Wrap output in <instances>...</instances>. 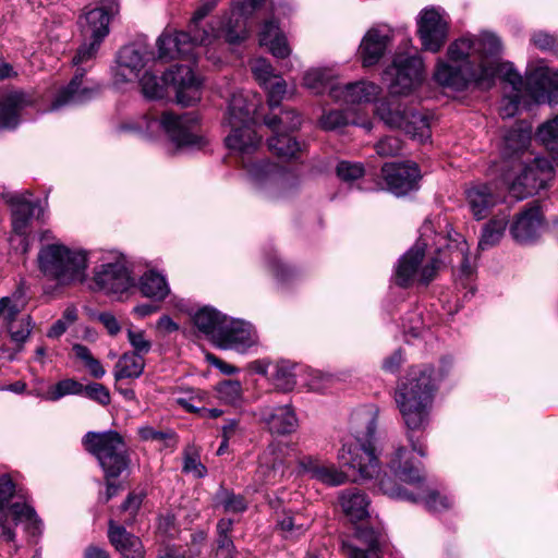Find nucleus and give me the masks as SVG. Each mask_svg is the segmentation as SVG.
I'll return each mask as SVG.
<instances>
[{"label":"nucleus","mask_w":558,"mask_h":558,"mask_svg":"<svg viewBox=\"0 0 558 558\" xmlns=\"http://www.w3.org/2000/svg\"><path fill=\"white\" fill-rule=\"evenodd\" d=\"M226 317V315L215 308L205 306L195 313L193 322L197 329L210 337L215 343L220 329L223 327Z\"/></svg>","instance_id":"473e14b6"},{"label":"nucleus","mask_w":558,"mask_h":558,"mask_svg":"<svg viewBox=\"0 0 558 558\" xmlns=\"http://www.w3.org/2000/svg\"><path fill=\"white\" fill-rule=\"evenodd\" d=\"M197 120L192 114L175 116L163 112L160 118L155 114L142 117L135 124H125L123 129L134 131L146 136H153L162 129L178 147L201 148L207 144L204 136L193 132Z\"/></svg>","instance_id":"39448f33"},{"label":"nucleus","mask_w":558,"mask_h":558,"mask_svg":"<svg viewBox=\"0 0 558 558\" xmlns=\"http://www.w3.org/2000/svg\"><path fill=\"white\" fill-rule=\"evenodd\" d=\"M278 170H279V168L277 165L268 162V161H262L258 163H254L250 168L251 174L256 180H262L263 178L274 177L278 172Z\"/></svg>","instance_id":"774afa93"},{"label":"nucleus","mask_w":558,"mask_h":558,"mask_svg":"<svg viewBox=\"0 0 558 558\" xmlns=\"http://www.w3.org/2000/svg\"><path fill=\"white\" fill-rule=\"evenodd\" d=\"M448 22L435 9H424L417 21V33L426 51L438 52L448 37Z\"/></svg>","instance_id":"4468645a"},{"label":"nucleus","mask_w":558,"mask_h":558,"mask_svg":"<svg viewBox=\"0 0 558 558\" xmlns=\"http://www.w3.org/2000/svg\"><path fill=\"white\" fill-rule=\"evenodd\" d=\"M268 93V104L270 108L278 107L287 93V84L278 75L271 77V82L263 85Z\"/></svg>","instance_id":"13d9d810"},{"label":"nucleus","mask_w":558,"mask_h":558,"mask_svg":"<svg viewBox=\"0 0 558 558\" xmlns=\"http://www.w3.org/2000/svg\"><path fill=\"white\" fill-rule=\"evenodd\" d=\"M83 385L75 379L68 378L50 386L45 398L49 401H57L69 395H82Z\"/></svg>","instance_id":"6e6d98bb"},{"label":"nucleus","mask_w":558,"mask_h":558,"mask_svg":"<svg viewBox=\"0 0 558 558\" xmlns=\"http://www.w3.org/2000/svg\"><path fill=\"white\" fill-rule=\"evenodd\" d=\"M148 53L134 46H124L118 54L116 78L118 82H130L140 77V72L146 65Z\"/></svg>","instance_id":"4be33fe9"},{"label":"nucleus","mask_w":558,"mask_h":558,"mask_svg":"<svg viewBox=\"0 0 558 558\" xmlns=\"http://www.w3.org/2000/svg\"><path fill=\"white\" fill-rule=\"evenodd\" d=\"M254 111V105L248 104L247 98L243 95V93L233 94L229 101L225 122L228 125L233 126L252 123L251 116Z\"/></svg>","instance_id":"72a5a7b5"},{"label":"nucleus","mask_w":558,"mask_h":558,"mask_svg":"<svg viewBox=\"0 0 558 558\" xmlns=\"http://www.w3.org/2000/svg\"><path fill=\"white\" fill-rule=\"evenodd\" d=\"M331 71L326 69L308 70L303 77V85L314 94H323L326 90L330 93L331 87H336L331 83Z\"/></svg>","instance_id":"09e8293b"},{"label":"nucleus","mask_w":558,"mask_h":558,"mask_svg":"<svg viewBox=\"0 0 558 558\" xmlns=\"http://www.w3.org/2000/svg\"><path fill=\"white\" fill-rule=\"evenodd\" d=\"M15 524L23 523L25 529L33 535L41 532L43 522L38 518L36 511L26 502H14L7 509Z\"/></svg>","instance_id":"ea45409f"},{"label":"nucleus","mask_w":558,"mask_h":558,"mask_svg":"<svg viewBox=\"0 0 558 558\" xmlns=\"http://www.w3.org/2000/svg\"><path fill=\"white\" fill-rule=\"evenodd\" d=\"M355 537L366 545L367 549H360L349 543H343L342 548L348 558H378L376 553L381 545L383 535L380 531L373 527L359 526L355 531Z\"/></svg>","instance_id":"cd10ccee"},{"label":"nucleus","mask_w":558,"mask_h":558,"mask_svg":"<svg viewBox=\"0 0 558 558\" xmlns=\"http://www.w3.org/2000/svg\"><path fill=\"white\" fill-rule=\"evenodd\" d=\"M312 519L301 512L283 511L277 525L286 538L302 535L311 525Z\"/></svg>","instance_id":"4c0bfd02"},{"label":"nucleus","mask_w":558,"mask_h":558,"mask_svg":"<svg viewBox=\"0 0 558 558\" xmlns=\"http://www.w3.org/2000/svg\"><path fill=\"white\" fill-rule=\"evenodd\" d=\"M15 486L10 476L3 475L0 477V526L2 529L1 537L5 542H13L15 539V531L8 525L7 505L13 497Z\"/></svg>","instance_id":"c9c22d12"},{"label":"nucleus","mask_w":558,"mask_h":558,"mask_svg":"<svg viewBox=\"0 0 558 558\" xmlns=\"http://www.w3.org/2000/svg\"><path fill=\"white\" fill-rule=\"evenodd\" d=\"M274 133L275 135L268 140L269 150L281 158H296L302 150L301 144L288 133Z\"/></svg>","instance_id":"37998d69"},{"label":"nucleus","mask_w":558,"mask_h":558,"mask_svg":"<svg viewBox=\"0 0 558 558\" xmlns=\"http://www.w3.org/2000/svg\"><path fill=\"white\" fill-rule=\"evenodd\" d=\"M95 286L107 294H119L125 292L133 280L128 268L121 263L106 264L95 272Z\"/></svg>","instance_id":"dca6fc26"},{"label":"nucleus","mask_w":558,"mask_h":558,"mask_svg":"<svg viewBox=\"0 0 558 558\" xmlns=\"http://www.w3.org/2000/svg\"><path fill=\"white\" fill-rule=\"evenodd\" d=\"M264 123L272 131L288 133L298 130L301 126V117L294 110L282 111L278 116H267Z\"/></svg>","instance_id":"de8ad7c7"},{"label":"nucleus","mask_w":558,"mask_h":558,"mask_svg":"<svg viewBox=\"0 0 558 558\" xmlns=\"http://www.w3.org/2000/svg\"><path fill=\"white\" fill-rule=\"evenodd\" d=\"M424 63L417 56L397 54L384 72L391 96L408 95L423 81Z\"/></svg>","instance_id":"ddd939ff"},{"label":"nucleus","mask_w":558,"mask_h":558,"mask_svg":"<svg viewBox=\"0 0 558 558\" xmlns=\"http://www.w3.org/2000/svg\"><path fill=\"white\" fill-rule=\"evenodd\" d=\"M427 243L418 241L399 259L396 267V283L410 287L414 281L428 286L445 267V251L437 248L433 256L425 258Z\"/></svg>","instance_id":"423d86ee"},{"label":"nucleus","mask_w":558,"mask_h":558,"mask_svg":"<svg viewBox=\"0 0 558 558\" xmlns=\"http://www.w3.org/2000/svg\"><path fill=\"white\" fill-rule=\"evenodd\" d=\"M531 143V129L521 125L509 130L504 137L502 154L505 159L524 153Z\"/></svg>","instance_id":"f704fd0d"},{"label":"nucleus","mask_w":558,"mask_h":558,"mask_svg":"<svg viewBox=\"0 0 558 558\" xmlns=\"http://www.w3.org/2000/svg\"><path fill=\"white\" fill-rule=\"evenodd\" d=\"M109 13L104 8H94L78 19L83 43L78 47L72 63L81 66L95 59L100 44L109 33Z\"/></svg>","instance_id":"f8f14e48"},{"label":"nucleus","mask_w":558,"mask_h":558,"mask_svg":"<svg viewBox=\"0 0 558 558\" xmlns=\"http://www.w3.org/2000/svg\"><path fill=\"white\" fill-rule=\"evenodd\" d=\"M389 469L403 483L413 487H401L391 478H381L379 489L387 496L411 502H423L429 511H444L451 507L452 500L425 483V478L417 465H414L410 452L399 447L392 453Z\"/></svg>","instance_id":"7ed1b4c3"},{"label":"nucleus","mask_w":558,"mask_h":558,"mask_svg":"<svg viewBox=\"0 0 558 558\" xmlns=\"http://www.w3.org/2000/svg\"><path fill=\"white\" fill-rule=\"evenodd\" d=\"M128 339L134 349L133 353L138 355L147 354L150 351L151 342L146 338L142 330H128Z\"/></svg>","instance_id":"e2e57ef3"},{"label":"nucleus","mask_w":558,"mask_h":558,"mask_svg":"<svg viewBox=\"0 0 558 558\" xmlns=\"http://www.w3.org/2000/svg\"><path fill=\"white\" fill-rule=\"evenodd\" d=\"M140 290L143 295L160 301L166 299L170 292L166 278L155 271H147L142 276Z\"/></svg>","instance_id":"79ce46f5"},{"label":"nucleus","mask_w":558,"mask_h":558,"mask_svg":"<svg viewBox=\"0 0 558 558\" xmlns=\"http://www.w3.org/2000/svg\"><path fill=\"white\" fill-rule=\"evenodd\" d=\"M24 307V301L20 293H13L0 299V318L5 325H10L17 319L19 314Z\"/></svg>","instance_id":"5fc2aeb1"},{"label":"nucleus","mask_w":558,"mask_h":558,"mask_svg":"<svg viewBox=\"0 0 558 558\" xmlns=\"http://www.w3.org/2000/svg\"><path fill=\"white\" fill-rule=\"evenodd\" d=\"M142 93L146 98H162L166 87L172 85L175 89L177 101L182 106H191L201 99L202 82L195 76L190 65H175L167 71L161 80L146 71L140 78Z\"/></svg>","instance_id":"20e7f679"},{"label":"nucleus","mask_w":558,"mask_h":558,"mask_svg":"<svg viewBox=\"0 0 558 558\" xmlns=\"http://www.w3.org/2000/svg\"><path fill=\"white\" fill-rule=\"evenodd\" d=\"M182 472L203 478L207 475V468L201 461V450L195 444H189L183 450Z\"/></svg>","instance_id":"8fccbe9b"},{"label":"nucleus","mask_w":558,"mask_h":558,"mask_svg":"<svg viewBox=\"0 0 558 558\" xmlns=\"http://www.w3.org/2000/svg\"><path fill=\"white\" fill-rule=\"evenodd\" d=\"M536 138L544 145L551 159L558 165V116L538 126Z\"/></svg>","instance_id":"c03bdc74"},{"label":"nucleus","mask_w":558,"mask_h":558,"mask_svg":"<svg viewBox=\"0 0 558 558\" xmlns=\"http://www.w3.org/2000/svg\"><path fill=\"white\" fill-rule=\"evenodd\" d=\"M381 175L388 190L397 196L417 190L421 180V171L415 162L385 163Z\"/></svg>","instance_id":"2eb2a0df"},{"label":"nucleus","mask_w":558,"mask_h":558,"mask_svg":"<svg viewBox=\"0 0 558 558\" xmlns=\"http://www.w3.org/2000/svg\"><path fill=\"white\" fill-rule=\"evenodd\" d=\"M86 262L84 253L71 251L60 244L45 246L38 254L40 271L60 284L83 281L87 267Z\"/></svg>","instance_id":"6e6552de"},{"label":"nucleus","mask_w":558,"mask_h":558,"mask_svg":"<svg viewBox=\"0 0 558 558\" xmlns=\"http://www.w3.org/2000/svg\"><path fill=\"white\" fill-rule=\"evenodd\" d=\"M274 385L281 391H291L296 385L294 366L287 361L278 362L271 375Z\"/></svg>","instance_id":"864d4df0"},{"label":"nucleus","mask_w":558,"mask_h":558,"mask_svg":"<svg viewBox=\"0 0 558 558\" xmlns=\"http://www.w3.org/2000/svg\"><path fill=\"white\" fill-rule=\"evenodd\" d=\"M253 342V329L250 324L226 317L215 344L220 349H233L247 347Z\"/></svg>","instance_id":"a211bd4d"},{"label":"nucleus","mask_w":558,"mask_h":558,"mask_svg":"<svg viewBox=\"0 0 558 558\" xmlns=\"http://www.w3.org/2000/svg\"><path fill=\"white\" fill-rule=\"evenodd\" d=\"M465 198L474 218L482 220L498 203L499 195L496 192V186L488 183H475L465 190Z\"/></svg>","instance_id":"6ab92c4d"},{"label":"nucleus","mask_w":558,"mask_h":558,"mask_svg":"<svg viewBox=\"0 0 558 558\" xmlns=\"http://www.w3.org/2000/svg\"><path fill=\"white\" fill-rule=\"evenodd\" d=\"M543 226L541 207L536 204L521 213L510 228L517 242L529 243L536 239Z\"/></svg>","instance_id":"412c9836"},{"label":"nucleus","mask_w":558,"mask_h":558,"mask_svg":"<svg viewBox=\"0 0 558 558\" xmlns=\"http://www.w3.org/2000/svg\"><path fill=\"white\" fill-rule=\"evenodd\" d=\"M108 537L111 545L123 558H143L144 548L141 539L129 533L123 526L113 520L109 521Z\"/></svg>","instance_id":"393cba45"},{"label":"nucleus","mask_w":558,"mask_h":558,"mask_svg":"<svg viewBox=\"0 0 558 558\" xmlns=\"http://www.w3.org/2000/svg\"><path fill=\"white\" fill-rule=\"evenodd\" d=\"M320 126L324 130L332 131L337 130L349 123L359 125L367 131L372 130V122L369 120L359 121L355 119L349 120L348 116L340 110H332L322 116L319 120Z\"/></svg>","instance_id":"603ef678"},{"label":"nucleus","mask_w":558,"mask_h":558,"mask_svg":"<svg viewBox=\"0 0 558 558\" xmlns=\"http://www.w3.org/2000/svg\"><path fill=\"white\" fill-rule=\"evenodd\" d=\"M508 215L496 216L483 228L478 242L481 250H486L499 243L508 225Z\"/></svg>","instance_id":"49530a36"},{"label":"nucleus","mask_w":558,"mask_h":558,"mask_svg":"<svg viewBox=\"0 0 558 558\" xmlns=\"http://www.w3.org/2000/svg\"><path fill=\"white\" fill-rule=\"evenodd\" d=\"M33 97L22 90L5 94L0 99V126L13 129L19 124L20 112L33 104Z\"/></svg>","instance_id":"5701e85b"},{"label":"nucleus","mask_w":558,"mask_h":558,"mask_svg":"<svg viewBox=\"0 0 558 558\" xmlns=\"http://www.w3.org/2000/svg\"><path fill=\"white\" fill-rule=\"evenodd\" d=\"M8 329L14 342H25L32 332V324L29 316L22 317L21 319L8 325Z\"/></svg>","instance_id":"052dcab7"},{"label":"nucleus","mask_w":558,"mask_h":558,"mask_svg":"<svg viewBox=\"0 0 558 558\" xmlns=\"http://www.w3.org/2000/svg\"><path fill=\"white\" fill-rule=\"evenodd\" d=\"M145 362L142 355L136 353H124L116 364L114 377L117 380L123 378H137L142 375Z\"/></svg>","instance_id":"a18cd8bd"},{"label":"nucleus","mask_w":558,"mask_h":558,"mask_svg":"<svg viewBox=\"0 0 558 558\" xmlns=\"http://www.w3.org/2000/svg\"><path fill=\"white\" fill-rule=\"evenodd\" d=\"M339 502L342 511L352 522L362 521L368 517V497L357 488L341 492Z\"/></svg>","instance_id":"c756f323"},{"label":"nucleus","mask_w":558,"mask_h":558,"mask_svg":"<svg viewBox=\"0 0 558 558\" xmlns=\"http://www.w3.org/2000/svg\"><path fill=\"white\" fill-rule=\"evenodd\" d=\"M284 448L279 442L270 444L259 456L256 480L260 484H275L284 472Z\"/></svg>","instance_id":"f3484780"},{"label":"nucleus","mask_w":558,"mask_h":558,"mask_svg":"<svg viewBox=\"0 0 558 558\" xmlns=\"http://www.w3.org/2000/svg\"><path fill=\"white\" fill-rule=\"evenodd\" d=\"M213 506L226 513L238 514L246 511L247 501L244 496L220 486L213 498Z\"/></svg>","instance_id":"58836bf2"},{"label":"nucleus","mask_w":558,"mask_h":558,"mask_svg":"<svg viewBox=\"0 0 558 558\" xmlns=\"http://www.w3.org/2000/svg\"><path fill=\"white\" fill-rule=\"evenodd\" d=\"M437 390L436 371L432 365L411 366L399 380L393 399L407 428L412 450L421 457L426 448L415 434H422L429 423L430 410Z\"/></svg>","instance_id":"f03ea898"},{"label":"nucleus","mask_w":558,"mask_h":558,"mask_svg":"<svg viewBox=\"0 0 558 558\" xmlns=\"http://www.w3.org/2000/svg\"><path fill=\"white\" fill-rule=\"evenodd\" d=\"M259 44L266 46L276 58H287L291 53L286 36L272 20L263 25L259 32Z\"/></svg>","instance_id":"7c9ffc66"},{"label":"nucleus","mask_w":558,"mask_h":558,"mask_svg":"<svg viewBox=\"0 0 558 558\" xmlns=\"http://www.w3.org/2000/svg\"><path fill=\"white\" fill-rule=\"evenodd\" d=\"M501 51V40L494 33L462 36L449 45L448 61H437L433 77L442 87L462 92L471 85L489 89L496 76L501 74L513 90L519 92L522 77L510 63L499 61Z\"/></svg>","instance_id":"f257e3e1"},{"label":"nucleus","mask_w":558,"mask_h":558,"mask_svg":"<svg viewBox=\"0 0 558 558\" xmlns=\"http://www.w3.org/2000/svg\"><path fill=\"white\" fill-rule=\"evenodd\" d=\"M376 151L381 157H393L402 149V142L398 137L386 136L375 146Z\"/></svg>","instance_id":"680f3d73"},{"label":"nucleus","mask_w":558,"mask_h":558,"mask_svg":"<svg viewBox=\"0 0 558 558\" xmlns=\"http://www.w3.org/2000/svg\"><path fill=\"white\" fill-rule=\"evenodd\" d=\"M379 94V87L369 82H355L331 87L330 96L345 104L369 102Z\"/></svg>","instance_id":"b1692460"},{"label":"nucleus","mask_w":558,"mask_h":558,"mask_svg":"<svg viewBox=\"0 0 558 558\" xmlns=\"http://www.w3.org/2000/svg\"><path fill=\"white\" fill-rule=\"evenodd\" d=\"M386 47L387 36L377 31H369L361 44L363 65L371 66L375 64L384 54Z\"/></svg>","instance_id":"e433bc0d"},{"label":"nucleus","mask_w":558,"mask_h":558,"mask_svg":"<svg viewBox=\"0 0 558 558\" xmlns=\"http://www.w3.org/2000/svg\"><path fill=\"white\" fill-rule=\"evenodd\" d=\"M144 499L143 494L131 493L121 506V510L129 513L126 522H132Z\"/></svg>","instance_id":"338daca9"},{"label":"nucleus","mask_w":558,"mask_h":558,"mask_svg":"<svg viewBox=\"0 0 558 558\" xmlns=\"http://www.w3.org/2000/svg\"><path fill=\"white\" fill-rule=\"evenodd\" d=\"M302 470L323 484L338 486L347 481V475L333 464L320 463L317 459L305 457L300 461Z\"/></svg>","instance_id":"c85d7f7f"},{"label":"nucleus","mask_w":558,"mask_h":558,"mask_svg":"<svg viewBox=\"0 0 558 558\" xmlns=\"http://www.w3.org/2000/svg\"><path fill=\"white\" fill-rule=\"evenodd\" d=\"M83 445L96 457L108 478L120 476L130 465L128 445L116 430L88 432L83 438Z\"/></svg>","instance_id":"0eeeda50"},{"label":"nucleus","mask_w":558,"mask_h":558,"mask_svg":"<svg viewBox=\"0 0 558 558\" xmlns=\"http://www.w3.org/2000/svg\"><path fill=\"white\" fill-rule=\"evenodd\" d=\"M85 69H77L68 86L59 90L51 104V110H58L64 106L78 105L87 101L98 90L94 87L83 86Z\"/></svg>","instance_id":"aec40b11"},{"label":"nucleus","mask_w":558,"mask_h":558,"mask_svg":"<svg viewBox=\"0 0 558 558\" xmlns=\"http://www.w3.org/2000/svg\"><path fill=\"white\" fill-rule=\"evenodd\" d=\"M83 393L101 405L110 403V392L101 384L93 383L87 386H83Z\"/></svg>","instance_id":"0e129e2a"},{"label":"nucleus","mask_w":558,"mask_h":558,"mask_svg":"<svg viewBox=\"0 0 558 558\" xmlns=\"http://www.w3.org/2000/svg\"><path fill=\"white\" fill-rule=\"evenodd\" d=\"M12 210V228L19 235H24L31 218L35 215L38 206L21 195H12L8 199Z\"/></svg>","instance_id":"2f4dec72"},{"label":"nucleus","mask_w":558,"mask_h":558,"mask_svg":"<svg viewBox=\"0 0 558 558\" xmlns=\"http://www.w3.org/2000/svg\"><path fill=\"white\" fill-rule=\"evenodd\" d=\"M376 111L386 125L402 130L413 140L424 143L430 138V124L426 113L395 101L380 102Z\"/></svg>","instance_id":"9b49d317"},{"label":"nucleus","mask_w":558,"mask_h":558,"mask_svg":"<svg viewBox=\"0 0 558 558\" xmlns=\"http://www.w3.org/2000/svg\"><path fill=\"white\" fill-rule=\"evenodd\" d=\"M144 441H157L162 449L174 451L178 446V436L173 430H157L151 426H142L137 430Z\"/></svg>","instance_id":"3c124183"},{"label":"nucleus","mask_w":558,"mask_h":558,"mask_svg":"<svg viewBox=\"0 0 558 558\" xmlns=\"http://www.w3.org/2000/svg\"><path fill=\"white\" fill-rule=\"evenodd\" d=\"M374 435L375 422L371 418L365 435H357L354 441L344 445L339 452L342 464L356 472L361 480H369L379 474V460L372 444Z\"/></svg>","instance_id":"9d476101"},{"label":"nucleus","mask_w":558,"mask_h":558,"mask_svg":"<svg viewBox=\"0 0 558 558\" xmlns=\"http://www.w3.org/2000/svg\"><path fill=\"white\" fill-rule=\"evenodd\" d=\"M252 71L256 80L262 84L271 82L275 76L271 64L266 59H256L252 64Z\"/></svg>","instance_id":"69168bd1"},{"label":"nucleus","mask_w":558,"mask_h":558,"mask_svg":"<svg viewBox=\"0 0 558 558\" xmlns=\"http://www.w3.org/2000/svg\"><path fill=\"white\" fill-rule=\"evenodd\" d=\"M219 398L229 404H235L242 397V387L239 380H225L217 386Z\"/></svg>","instance_id":"4d7b16f0"},{"label":"nucleus","mask_w":558,"mask_h":558,"mask_svg":"<svg viewBox=\"0 0 558 558\" xmlns=\"http://www.w3.org/2000/svg\"><path fill=\"white\" fill-rule=\"evenodd\" d=\"M231 133L226 137V145L229 149L241 156L253 154L260 144V136L257 135L252 123L229 125Z\"/></svg>","instance_id":"a878e982"},{"label":"nucleus","mask_w":558,"mask_h":558,"mask_svg":"<svg viewBox=\"0 0 558 558\" xmlns=\"http://www.w3.org/2000/svg\"><path fill=\"white\" fill-rule=\"evenodd\" d=\"M529 83L539 85L543 90L542 94L535 95L538 102L545 101V98L551 102L558 94V70L553 72L548 69H541L529 78Z\"/></svg>","instance_id":"a19ab883"},{"label":"nucleus","mask_w":558,"mask_h":558,"mask_svg":"<svg viewBox=\"0 0 558 558\" xmlns=\"http://www.w3.org/2000/svg\"><path fill=\"white\" fill-rule=\"evenodd\" d=\"M554 178V167L544 157H536L527 165L512 161L511 169L502 174L509 192L517 199H523L545 189Z\"/></svg>","instance_id":"1a4fd4ad"},{"label":"nucleus","mask_w":558,"mask_h":558,"mask_svg":"<svg viewBox=\"0 0 558 558\" xmlns=\"http://www.w3.org/2000/svg\"><path fill=\"white\" fill-rule=\"evenodd\" d=\"M364 174V167L360 162L340 161L337 166V175L345 182H352Z\"/></svg>","instance_id":"bf43d9fd"},{"label":"nucleus","mask_w":558,"mask_h":558,"mask_svg":"<svg viewBox=\"0 0 558 558\" xmlns=\"http://www.w3.org/2000/svg\"><path fill=\"white\" fill-rule=\"evenodd\" d=\"M262 418L272 434H291L298 427V417L291 405L266 408L262 412Z\"/></svg>","instance_id":"bb28decb"}]
</instances>
